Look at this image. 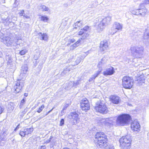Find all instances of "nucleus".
<instances>
[{
  "label": "nucleus",
  "instance_id": "4be33fe9",
  "mask_svg": "<svg viewBox=\"0 0 149 149\" xmlns=\"http://www.w3.org/2000/svg\"><path fill=\"white\" fill-rule=\"evenodd\" d=\"M71 117L74 120V121L77 123L79 121V118L78 117V115L75 112H72L70 113Z\"/></svg>",
  "mask_w": 149,
  "mask_h": 149
},
{
  "label": "nucleus",
  "instance_id": "5701e85b",
  "mask_svg": "<svg viewBox=\"0 0 149 149\" xmlns=\"http://www.w3.org/2000/svg\"><path fill=\"white\" fill-rule=\"evenodd\" d=\"M136 81H138L140 83H144V77L143 75H141L140 76L136 77Z\"/></svg>",
  "mask_w": 149,
  "mask_h": 149
},
{
  "label": "nucleus",
  "instance_id": "0e129e2a",
  "mask_svg": "<svg viewBox=\"0 0 149 149\" xmlns=\"http://www.w3.org/2000/svg\"><path fill=\"white\" fill-rule=\"evenodd\" d=\"M17 3L16 1H15V3Z\"/></svg>",
  "mask_w": 149,
  "mask_h": 149
},
{
  "label": "nucleus",
  "instance_id": "0eeeda50",
  "mask_svg": "<svg viewBox=\"0 0 149 149\" xmlns=\"http://www.w3.org/2000/svg\"><path fill=\"white\" fill-rule=\"evenodd\" d=\"M81 107L82 109L85 111L90 109V104L86 99H84L82 100L81 102Z\"/></svg>",
  "mask_w": 149,
  "mask_h": 149
},
{
  "label": "nucleus",
  "instance_id": "a878e982",
  "mask_svg": "<svg viewBox=\"0 0 149 149\" xmlns=\"http://www.w3.org/2000/svg\"><path fill=\"white\" fill-rule=\"evenodd\" d=\"M102 68L100 71H98L96 73L94 74V75L92 76L89 79V81L91 82L93 81L95 79L96 77L98 75L100 74V72L101 71Z\"/></svg>",
  "mask_w": 149,
  "mask_h": 149
},
{
  "label": "nucleus",
  "instance_id": "49530a36",
  "mask_svg": "<svg viewBox=\"0 0 149 149\" xmlns=\"http://www.w3.org/2000/svg\"><path fill=\"white\" fill-rule=\"evenodd\" d=\"M22 16L23 18H26V19H29V17L27 16V15H25V14L24 13V14H23V15H22Z\"/></svg>",
  "mask_w": 149,
  "mask_h": 149
},
{
  "label": "nucleus",
  "instance_id": "864d4df0",
  "mask_svg": "<svg viewBox=\"0 0 149 149\" xmlns=\"http://www.w3.org/2000/svg\"><path fill=\"white\" fill-rule=\"evenodd\" d=\"M46 147L45 146H42L40 149H45Z\"/></svg>",
  "mask_w": 149,
  "mask_h": 149
},
{
  "label": "nucleus",
  "instance_id": "69168bd1",
  "mask_svg": "<svg viewBox=\"0 0 149 149\" xmlns=\"http://www.w3.org/2000/svg\"><path fill=\"white\" fill-rule=\"evenodd\" d=\"M17 3L16 1H15V3Z\"/></svg>",
  "mask_w": 149,
  "mask_h": 149
},
{
  "label": "nucleus",
  "instance_id": "2f4dec72",
  "mask_svg": "<svg viewBox=\"0 0 149 149\" xmlns=\"http://www.w3.org/2000/svg\"><path fill=\"white\" fill-rule=\"evenodd\" d=\"M81 83V81L80 80H78L73 83V86H76Z\"/></svg>",
  "mask_w": 149,
  "mask_h": 149
},
{
  "label": "nucleus",
  "instance_id": "72a5a7b5",
  "mask_svg": "<svg viewBox=\"0 0 149 149\" xmlns=\"http://www.w3.org/2000/svg\"><path fill=\"white\" fill-rule=\"evenodd\" d=\"M122 146H123L124 147H128L129 146H130V143H127L125 142H122L121 144Z\"/></svg>",
  "mask_w": 149,
  "mask_h": 149
},
{
  "label": "nucleus",
  "instance_id": "3c124183",
  "mask_svg": "<svg viewBox=\"0 0 149 149\" xmlns=\"http://www.w3.org/2000/svg\"><path fill=\"white\" fill-rule=\"evenodd\" d=\"M25 101V100L24 98L22 100H21V103H24Z\"/></svg>",
  "mask_w": 149,
  "mask_h": 149
},
{
  "label": "nucleus",
  "instance_id": "338daca9",
  "mask_svg": "<svg viewBox=\"0 0 149 149\" xmlns=\"http://www.w3.org/2000/svg\"><path fill=\"white\" fill-rule=\"evenodd\" d=\"M74 28H75V29L77 28V27H74Z\"/></svg>",
  "mask_w": 149,
  "mask_h": 149
},
{
  "label": "nucleus",
  "instance_id": "9d476101",
  "mask_svg": "<svg viewBox=\"0 0 149 149\" xmlns=\"http://www.w3.org/2000/svg\"><path fill=\"white\" fill-rule=\"evenodd\" d=\"M78 35L81 36V37L75 43L79 46L80 44V42L82 40L86 39L88 37V35L84 33L83 31H79L78 32Z\"/></svg>",
  "mask_w": 149,
  "mask_h": 149
},
{
  "label": "nucleus",
  "instance_id": "e433bc0d",
  "mask_svg": "<svg viewBox=\"0 0 149 149\" xmlns=\"http://www.w3.org/2000/svg\"><path fill=\"white\" fill-rule=\"evenodd\" d=\"M81 57H78L75 61L76 65H77L79 64L81 61Z\"/></svg>",
  "mask_w": 149,
  "mask_h": 149
},
{
  "label": "nucleus",
  "instance_id": "4d7b16f0",
  "mask_svg": "<svg viewBox=\"0 0 149 149\" xmlns=\"http://www.w3.org/2000/svg\"><path fill=\"white\" fill-rule=\"evenodd\" d=\"M52 109L49 111L46 114V115H47L48 113H49L52 111Z\"/></svg>",
  "mask_w": 149,
  "mask_h": 149
},
{
  "label": "nucleus",
  "instance_id": "dca6fc26",
  "mask_svg": "<svg viewBox=\"0 0 149 149\" xmlns=\"http://www.w3.org/2000/svg\"><path fill=\"white\" fill-rule=\"evenodd\" d=\"M108 45L107 41L106 40H104L101 42L100 48L102 51H104L107 50L108 48Z\"/></svg>",
  "mask_w": 149,
  "mask_h": 149
},
{
  "label": "nucleus",
  "instance_id": "b1692460",
  "mask_svg": "<svg viewBox=\"0 0 149 149\" xmlns=\"http://www.w3.org/2000/svg\"><path fill=\"white\" fill-rule=\"evenodd\" d=\"M114 26L115 29L118 30H121L123 27V25L118 22H115L114 24Z\"/></svg>",
  "mask_w": 149,
  "mask_h": 149
},
{
  "label": "nucleus",
  "instance_id": "9b49d317",
  "mask_svg": "<svg viewBox=\"0 0 149 149\" xmlns=\"http://www.w3.org/2000/svg\"><path fill=\"white\" fill-rule=\"evenodd\" d=\"M3 42L8 46L12 45L14 42L13 38L6 37L2 39Z\"/></svg>",
  "mask_w": 149,
  "mask_h": 149
},
{
  "label": "nucleus",
  "instance_id": "f257e3e1",
  "mask_svg": "<svg viewBox=\"0 0 149 149\" xmlns=\"http://www.w3.org/2000/svg\"><path fill=\"white\" fill-rule=\"evenodd\" d=\"M131 119L128 114H123L118 116L116 119V123L119 126H123L128 124Z\"/></svg>",
  "mask_w": 149,
  "mask_h": 149
},
{
  "label": "nucleus",
  "instance_id": "2eb2a0df",
  "mask_svg": "<svg viewBox=\"0 0 149 149\" xmlns=\"http://www.w3.org/2000/svg\"><path fill=\"white\" fill-rule=\"evenodd\" d=\"M95 138L100 140H105L107 139V136L102 132L97 133L95 136Z\"/></svg>",
  "mask_w": 149,
  "mask_h": 149
},
{
  "label": "nucleus",
  "instance_id": "09e8293b",
  "mask_svg": "<svg viewBox=\"0 0 149 149\" xmlns=\"http://www.w3.org/2000/svg\"><path fill=\"white\" fill-rule=\"evenodd\" d=\"M20 124H19L16 127V128L15 129L14 131H16L19 127Z\"/></svg>",
  "mask_w": 149,
  "mask_h": 149
},
{
  "label": "nucleus",
  "instance_id": "f03ea898",
  "mask_svg": "<svg viewBox=\"0 0 149 149\" xmlns=\"http://www.w3.org/2000/svg\"><path fill=\"white\" fill-rule=\"evenodd\" d=\"M133 79L129 76H124L122 79V85L123 87L126 88H131L133 85Z\"/></svg>",
  "mask_w": 149,
  "mask_h": 149
},
{
  "label": "nucleus",
  "instance_id": "393cba45",
  "mask_svg": "<svg viewBox=\"0 0 149 149\" xmlns=\"http://www.w3.org/2000/svg\"><path fill=\"white\" fill-rule=\"evenodd\" d=\"M28 67L27 65H24L22 67V70L21 71V74H25L28 71Z\"/></svg>",
  "mask_w": 149,
  "mask_h": 149
},
{
  "label": "nucleus",
  "instance_id": "052dcab7",
  "mask_svg": "<svg viewBox=\"0 0 149 149\" xmlns=\"http://www.w3.org/2000/svg\"><path fill=\"white\" fill-rule=\"evenodd\" d=\"M34 58L36 60H37V59L38 58H35V56H34Z\"/></svg>",
  "mask_w": 149,
  "mask_h": 149
},
{
  "label": "nucleus",
  "instance_id": "603ef678",
  "mask_svg": "<svg viewBox=\"0 0 149 149\" xmlns=\"http://www.w3.org/2000/svg\"><path fill=\"white\" fill-rule=\"evenodd\" d=\"M75 40L74 38L72 39H71V40H70V42H71L72 43H73V42H75Z\"/></svg>",
  "mask_w": 149,
  "mask_h": 149
},
{
  "label": "nucleus",
  "instance_id": "4c0bfd02",
  "mask_svg": "<svg viewBox=\"0 0 149 149\" xmlns=\"http://www.w3.org/2000/svg\"><path fill=\"white\" fill-rule=\"evenodd\" d=\"M44 105H42L40 107H39L38 109L37 110V112L38 113H40L42 110V109L44 108Z\"/></svg>",
  "mask_w": 149,
  "mask_h": 149
},
{
  "label": "nucleus",
  "instance_id": "de8ad7c7",
  "mask_svg": "<svg viewBox=\"0 0 149 149\" xmlns=\"http://www.w3.org/2000/svg\"><path fill=\"white\" fill-rule=\"evenodd\" d=\"M144 3L145 4H149V0H145Z\"/></svg>",
  "mask_w": 149,
  "mask_h": 149
},
{
  "label": "nucleus",
  "instance_id": "58836bf2",
  "mask_svg": "<svg viewBox=\"0 0 149 149\" xmlns=\"http://www.w3.org/2000/svg\"><path fill=\"white\" fill-rule=\"evenodd\" d=\"M77 46H78L75 43L70 47V49L71 50H73Z\"/></svg>",
  "mask_w": 149,
  "mask_h": 149
},
{
  "label": "nucleus",
  "instance_id": "7c9ffc66",
  "mask_svg": "<svg viewBox=\"0 0 149 149\" xmlns=\"http://www.w3.org/2000/svg\"><path fill=\"white\" fill-rule=\"evenodd\" d=\"M41 20L43 21L44 22H47L49 18L45 16H42L40 17Z\"/></svg>",
  "mask_w": 149,
  "mask_h": 149
},
{
  "label": "nucleus",
  "instance_id": "5fc2aeb1",
  "mask_svg": "<svg viewBox=\"0 0 149 149\" xmlns=\"http://www.w3.org/2000/svg\"><path fill=\"white\" fill-rule=\"evenodd\" d=\"M63 110V109L61 111V113H65V111H64V110Z\"/></svg>",
  "mask_w": 149,
  "mask_h": 149
},
{
  "label": "nucleus",
  "instance_id": "c03bdc74",
  "mask_svg": "<svg viewBox=\"0 0 149 149\" xmlns=\"http://www.w3.org/2000/svg\"><path fill=\"white\" fill-rule=\"evenodd\" d=\"M64 120L63 119H62L60 121V125L62 126L64 124Z\"/></svg>",
  "mask_w": 149,
  "mask_h": 149
},
{
  "label": "nucleus",
  "instance_id": "1a4fd4ad",
  "mask_svg": "<svg viewBox=\"0 0 149 149\" xmlns=\"http://www.w3.org/2000/svg\"><path fill=\"white\" fill-rule=\"evenodd\" d=\"M131 127L132 129L134 131H139L140 130V126L139 123L135 120L131 123Z\"/></svg>",
  "mask_w": 149,
  "mask_h": 149
},
{
  "label": "nucleus",
  "instance_id": "f3484780",
  "mask_svg": "<svg viewBox=\"0 0 149 149\" xmlns=\"http://www.w3.org/2000/svg\"><path fill=\"white\" fill-rule=\"evenodd\" d=\"M107 143L105 140H97V146L100 147H103L105 148L107 146Z\"/></svg>",
  "mask_w": 149,
  "mask_h": 149
},
{
  "label": "nucleus",
  "instance_id": "6e6d98bb",
  "mask_svg": "<svg viewBox=\"0 0 149 149\" xmlns=\"http://www.w3.org/2000/svg\"><path fill=\"white\" fill-rule=\"evenodd\" d=\"M28 95V94L27 93H25L24 94V96L25 97H27Z\"/></svg>",
  "mask_w": 149,
  "mask_h": 149
},
{
  "label": "nucleus",
  "instance_id": "ddd939ff",
  "mask_svg": "<svg viewBox=\"0 0 149 149\" xmlns=\"http://www.w3.org/2000/svg\"><path fill=\"white\" fill-rule=\"evenodd\" d=\"M115 71L113 68L111 66L107 68L103 72V74L104 75L107 76L108 75H111L114 73Z\"/></svg>",
  "mask_w": 149,
  "mask_h": 149
},
{
  "label": "nucleus",
  "instance_id": "c85d7f7f",
  "mask_svg": "<svg viewBox=\"0 0 149 149\" xmlns=\"http://www.w3.org/2000/svg\"><path fill=\"white\" fill-rule=\"evenodd\" d=\"M89 30V27L88 26H86L84 27L83 29H81L80 31H81L82 30L83 31L84 33L88 35V36L89 34L86 32Z\"/></svg>",
  "mask_w": 149,
  "mask_h": 149
},
{
  "label": "nucleus",
  "instance_id": "f704fd0d",
  "mask_svg": "<svg viewBox=\"0 0 149 149\" xmlns=\"http://www.w3.org/2000/svg\"><path fill=\"white\" fill-rule=\"evenodd\" d=\"M137 9L135 10H132L131 11V13L133 14L136 15H140V14H139V11H137L136 10Z\"/></svg>",
  "mask_w": 149,
  "mask_h": 149
},
{
  "label": "nucleus",
  "instance_id": "cd10ccee",
  "mask_svg": "<svg viewBox=\"0 0 149 149\" xmlns=\"http://www.w3.org/2000/svg\"><path fill=\"white\" fill-rule=\"evenodd\" d=\"M70 69L69 67L66 68L65 69H64L63 72L61 73V74L62 76L68 74L69 71H70Z\"/></svg>",
  "mask_w": 149,
  "mask_h": 149
},
{
  "label": "nucleus",
  "instance_id": "bf43d9fd",
  "mask_svg": "<svg viewBox=\"0 0 149 149\" xmlns=\"http://www.w3.org/2000/svg\"><path fill=\"white\" fill-rule=\"evenodd\" d=\"M63 149H70L69 148H63Z\"/></svg>",
  "mask_w": 149,
  "mask_h": 149
},
{
  "label": "nucleus",
  "instance_id": "f8f14e48",
  "mask_svg": "<svg viewBox=\"0 0 149 149\" xmlns=\"http://www.w3.org/2000/svg\"><path fill=\"white\" fill-rule=\"evenodd\" d=\"M144 4H145L144 2L143 3H141L139 5L140 8L136 10L137 11L139 10V14L142 16H144L145 15L146 13L147 12V10L144 7Z\"/></svg>",
  "mask_w": 149,
  "mask_h": 149
},
{
  "label": "nucleus",
  "instance_id": "a18cd8bd",
  "mask_svg": "<svg viewBox=\"0 0 149 149\" xmlns=\"http://www.w3.org/2000/svg\"><path fill=\"white\" fill-rule=\"evenodd\" d=\"M80 21L77 22L75 24V26H77L79 27L81 25V24H80Z\"/></svg>",
  "mask_w": 149,
  "mask_h": 149
},
{
  "label": "nucleus",
  "instance_id": "bb28decb",
  "mask_svg": "<svg viewBox=\"0 0 149 149\" xmlns=\"http://www.w3.org/2000/svg\"><path fill=\"white\" fill-rule=\"evenodd\" d=\"M107 59L106 57H103L101 60V61L99 62L98 65V66L100 67V65H104V64H105L107 62Z\"/></svg>",
  "mask_w": 149,
  "mask_h": 149
},
{
  "label": "nucleus",
  "instance_id": "680f3d73",
  "mask_svg": "<svg viewBox=\"0 0 149 149\" xmlns=\"http://www.w3.org/2000/svg\"><path fill=\"white\" fill-rule=\"evenodd\" d=\"M41 118H39L38 119V120H40Z\"/></svg>",
  "mask_w": 149,
  "mask_h": 149
},
{
  "label": "nucleus",
  "instance_id": "ea45409f",
  "mask_svg": "<svg viewBox=\"0 0 149 149\" xmlns=\"http://www.w3.org/2000/svg\"><path fill=\"white\" fill-rule=\"evenodd\" d=\"M6 61H8L9 62H10L11 60V58L9 55L6 56Z\"/></svg>",
  "mask_w": 149,
  "mask_h": 149
},
{
  "label": "nucleus",
  "instance_id": "6e6552de",
  "mask_svg": "<svg viewBox=\"0 0 149 149\" xmlns=\"http://www.w3.org/2000/svg\"><path fill=\"white\" fill-rule=\"evenodd\" d=\"M143 42L147 45H149V26L146 29L143 36Z\"/></svg>",
  "mask_w": 149,
  "mask_h": 149
},
{
  "label": "nucleus",
  "instance_id": "412c9836",
  "mask_svg": "<svg viewBox=\"0 0 149 149\" xmlns=\"http://www.w3.org/2000/svg\"><path fill=\"white\" fill-rule=\"evenodd\" d=\"M38 38L40 39L46 41L48 39V36L46 33H40L38 34Z\"/></svg>",
  "mask_w": 149,
  "mask_h": 149
},
{
  "label": "nucleus",
  "instance_id": "423d86ee",
  "mask_svg": "<svg viewBox=\"0 0 149 149\" xmlns=\"http://www.w3.org/2000/svg\"><path fill=\"white\" fill-rule=\"evenodd\" d=\"M144 49L142 46L137 47L133 48L132 50L135 53V57L136 58H141L143 54Z\"/></svg>",
  "mask_w": 149,
  "mask_h": 149
},
{
  "label": "nucleus",
  "instance_id": "79ce46f5",
  "mask_svg": "<svg viewBox=\"0 0 149 149\" xmlns=\"http://www.w3.org/2000/svg\"><path fill=\"white\" fill-rule=\"evenodd\" d=\"M69 105L68 104H65L64 105V107L63 108V110H66Z\"/></svg>",
  "mask_w": 149,
  "mask_h": 149
},
{
  "label": "nucleus",
  "instance_id": "4468645a",
  "mask_svg": "<svg viewBox=\"0 0 149 149\" xmlns=\"http://www.w3.org/2000/svg\"><path fill=\"white\" fill-rule=\"evenodd\" d=\"M33 130V129L32 128L26 129L24 130V131L20 132L19 134L21 136L24 137L25 135L31 134Z\"/></svg>",
  "mask_w": 149,
  "mask_h": 149
},
{
  "label": "nucleus",
  "instance_id": "774afa93",
  "mask_svg": "<svg viewBox=\"0 0 149 149\" xmlns=\"http://www.w3.org/2000/svg\"><path fill=\"white\" fill-rule=\"evenodd\" d=\"M142 12H143V11H141V13H142Z\"/></svg>",
  "mask_w": 149,
  "mask_h": 149
},
{
  "label": "nucleus",
  "instance_id": "e2e57ef3",
  "mask_svg": "<svg viewBox=\"0 0 149 149\" xmlns=\"http://www.w3.org/2000/svg\"><path fill=\"white\" fill-rule=\"evenodd\" d=\"M114 33H112V35H113ZM111 34H112V33H111Z\"/></svg>",
  "mask_w": 149,
  "mask_h": 149
},
{
  "label": "nucleus",
  "instance_id": "6ab92c4d",
  "mask_svg": "<svg viewBox=\"0 0 149 149\" xmlns=\"http://www.w3.org/2000/svg\"><path fill=\"white\" fill-rule=\"evenodd\" d=\"M100 122L105 125H109L112 123L113 121L110 118L102 119L100 120Z\"/></svg>",
  "mask_w": 149,
  "mask_h": 149
},
{
  "label": "nucleus",
  "instance_id": "c9c22d12",
  "mask_svg": "<svg viewBox=\"0 0 149 149\" xmlns=\"http://www.w3.org/2000/svg\"><path fill=\"white\" fill-rule=\"evenodd\" d=\"M27 52V50L26 49H23L20 51L19 53L21 55L25 54Z\"/></svg>",
  "mask_w": 149,
  "mask_h": 149
},
{
  "label": "nucleus",
  "instance_id": "473e14b6",
  "mask_svg": "<svg viewBox=\"0 0 149 149\" xmlns=\"http://www.w3.org/2000/svg\"><path fill=\"white\" fill-rule=\"evenodd\" d=\"M67 24V22L66 20L63 21L61 26L62 27L65 28V27L66 26Z\"/></svg>",
  "mask_w": 149,
  "mask_h": 149
},
{
  "label": "nucleus",
  "instance_id": "13d9d810",
  "mask_svg": "<svg viewBox=\"0 0 149 149\" xmlns=\"http://www.w3.org/2000/svg\"><path fill=\"white\" fill-rule=\"evenodd\" d=\"M88 51L87 52H86L85 53H86L87 54H86V55L85 56H87L88 54Z\"/></svg>",
  "mask_w": 149,
  "mask_h": 149
},
{
  "label": "nucleus",
  "instance_id": "7ed1b4c3",
  "mask_svg": "<svg viewBox=\"0 0 149 149\" xmlns=\"http://www.w3.org/2000/svg\"><path fill=\"white\" fill-rule=\"evenodd\" d=\"M111 20V16H107L104 18L98 24L97 27V30L98 32L102 31L104 26L110 23Z\"/></svg>",
  "mask_w": 149,
  "mask_h": 149
},
{
  "label": "nucleus",
  "instance_id": "20e7f679",
  "mask_svg": "<svg viewBox=\"0 0 149 149\" xmlns=\"http://www.w3.org/2000/svg\"><path fill=\"white\" fill-rule=\"evenodd\" d=\"M24 82L23 81L18 79L14 82V93H17L20 91L24 86Z\"/></svg>",
  "mask_w": 149,
  "mask_h": 149
},
{
  "label": "nucleus",
  "instance_id": "8fccbe9b",
  "mask_svg": "<svg viewBox=\"0 0 149 149\" xmlns=\"http://www.w3.org/2000/svg\"><path fill=\"white\" fill-rule=\"evenodd\" d=\"M3 111V109L0 106V114H1Z\"/></svg>",
  "mask_w": 149,
  "mask_h": 149
},
{
  "label": "nucleus",
  "instance_id": "aec40b11",
  "mask_svg": "<svg viewBox=\"0 0 149 149\" xmlns=\"http://www.w3.org/2000/svg\"><path fill=\"white\" fill-rule=\"evenodd\" d=\"M38 7L39 10H41L42 12H49L50 11L49 8L44 5L40 4L38 6Z\"/></svg>",
  "mask_w": 149,
  "mask_h": 149
},
{
  "label": "nucleus",
  "instance_id": "a19ab883",
  "mask_svg": "<svg viewBox=\"0 0 149 149\" xmlns=\"http://www.w3.org/2000/svg\"><path fill=\"white\" fill-rule=\"evenodd\" d=\"M105 149H114L113 146H108L107 144V146L104 148Z\"/></svg>",
  "mask_w": 149,
  "mask_h": 149
},
{
  "label": "nucleus",
  "instance_id": "37998d69",
  "mask_svg": "<svg viewBox=\"0 0 149 149\" xmlns=\"http://www.w3.org/2000/svg\"><path fill=\"white\" fill-rule=\"evenodd\" d=\"M19 14L20 16H22L23 14H24V10H22L20 11V12L19 13Z\"/></svg>",
  "mask_w": 149,
  "mask_h": 149
},
{
  "label": "nucleus",
  "instance_id": "39448f33",
  "mask_svg": "<svg viewBox=\"0 0 149 149\" xmlns=\"http://www.w3.org/2000/svg\"><path fill=\"white\" fill-rule=\"evenodd\" d=\"M95 109L98 112L103 114L106 113L108 111L106 105L100 102L99 104H97L95 107Z\"/></svg>",
  "mask_w": 149,
  "mask_h": 149
},
{
  "label": "nucleus",
  "instance_id": "c756f323",
  "mask_svg": "<svg viewBox=\"0 0 149 149\" xmlns=\"http://www.w3.org/2000/svg\"><path fill=\"white\" fill-rule=\"evenodd\" d=\"M131 139V136L130 135H127L125 136H122L120 140H130Z\"/></svg>",
  "mask_w": 149,
  "mask_h": 149
},
{
  "label": "nucleus",
  "instance_id": "a211bd4d",
  "mask_svg": "<svg viewBox=\"0 0 149 149\" xmlns=\"http://www.w3.org/2000/svg\"><path fill=\"white\" fill-rule=\"evenodd\" d=\"M110 99L112 102L115 104H118L120 100V98L116 95L111 96L110 97Z\"/></svg>",
  "mask_w": 149,
  "mask_h": 149
}]
</instances>
